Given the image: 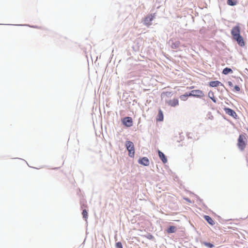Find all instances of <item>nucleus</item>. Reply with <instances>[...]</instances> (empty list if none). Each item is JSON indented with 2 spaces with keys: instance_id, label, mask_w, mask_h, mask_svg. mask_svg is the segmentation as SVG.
<instances>
[{
  "instance_id": "nucleus-1",
  "label": "nucleus",
  "mask_w": 248,
  "mask_h": 248,
  "mask_svg": "<svg viewBox=\"0 0 248 248\" xmlns=\"http://www.w3.org/2000/svg\"><path fill=\"white\" fill-rule=\"evenodd\" d=\"M240 32V27L239 26L236 25L232 28L231 33L233 39L237 42L239 46L243 47L245 46V43Z\"/></svg>"
},
{
  "instance_id": "nucleus-2",
  "label": "nucleus",
  "mask_w": 248,
  "mask_h": 248,
  "mask_svg": "<svg viewBox=\"0 0 248 248\" xmlns=\"http://www.w3.org/2000/svg\"><path fill=\"white\" fill-rule=\"evenodd\" d=\"M247 139L246 134H241L238 139L237 146L241 151H243L247 145Z\"/></svg>"
},
{
  "instance_id": "nucleus-3",
  "label": "nucleus",
  "mask_w": 248,
  "mask_h": 248,
  "mask_svg": "<svg viewBox=\"0 0 248 248\" xmlns=\"http://www.w3.org/2000/svg\"><path fill=\"white\" fill-rule=\"evenodd\" d=\"M125 146L128 151V155L131 157H134L135 155V148L134 143L130 141L126 142Z\"/></svg>"
},
{
  "instance_id": "nucleus-4",
  "label": "nucleus",
  "mask_w": 248,
  "mask_h": 248,
  "mask_svg": "<svg viewBox=\"0 0 248 248\" xmlns=\"http://www.w3.org/2000/svg\"><path fill=\"white\" fill-rule=\"evenodd\" d=\"M189 96H193L196 97H202L204 96L203 92L199 90H192L189 93Z\"/></svg>"
},
{
  "instance_id": "nucleus-5",
  "label": "nucleus",
  "mask_w": 248,
  "mask_h": 248,
  "mask_svg": "<svg viewBox=\"0 0 248 248\" xmlns=\"http://www.w3.org/2000/svg\"><path fill=\"white\" fill-rule=\"evenodd\" d=\"M154 18L155 16L152 14L148 15L144 19V24L147 26L151 25V22Z\"/></svg>"
},
{
  "instance_id": "nucleus-6",
  "label": "nucleus",
  "mask_w": 248,
  "mask_h": 248,
  "mask_svg": "<svg viewBox=\"0 0 248 248\" xmlns=\"http://www.w3.org/2000/svg\"><path fill=\"white\" fill-rule=\"evenodd\" d=\"M123 123L124 125L127 127H130L133 124L132 119L131 117H127L123 120Z\"/></svg>"
},
{
  "instance_id": "nucleus-7",
  "label": "nucleus",
  "mask_w": 248,
  "mask_h": 248,
  "mask_svg": "<svg viewBox=\"0 0 248 248\" xmlns=\"http://www.w3.org/2000/svg\"><path fill=\"white\" fill-rule=\"evenodd\" d=\"M224 110L225 113L226 114H227L228 115H229L233 118H236V117H237V114H236V112L233 110H232L230 108H224Z\"/></svg>"
},
{
  "instance_id": "nucleus-8",
  "label": "nucleus",
  "mask_w": 248,
  "mask_h": 248,
  "mask_svg": "<svg viewBox=\"0 0 248 248\" xmlns=\"http://www.w3.org/2000/svg\"><path fill=\"white\" fill-rule=\"evenodd\" d=\"M167 104L171 107H175L179 104V101L178 99L174 98L167 101Z\"/></svg>"
},
{
  "instance_id": "nucleus-9",
  "label": "nucleus",
  "mask_w": 248,
  "mask_h": 248,
  "mask_svg": "<svg viewBox=\"0 0 248 248\" xmlns=\"http://www.w3.org/2000/svg\"><path fill=\"white\" fill-rule=\"evenodd\" d=\"M139 163L144 166H147L149 165V160L146 157H143L139 160Z\"/></svg>"
},
{
  "instance_id": "nucleus-10",
  "label": "nucleus",
  "mask_w": 248,
  "mask_h": 248,
  "mask_svg": "<svg viewBox=\"0 0 248 248\" xmlns=\"http://www.w3.org/2000/svg\"><path fill=\"white\" fill-rule=\"evenodd\" d=\"M158 155L160 159L162 160L163 163H166L167 162V158L166 157L165 155L161 152L160 151L158 150Z\"/></svg>"
},
{
  "instance_id": "nucleus-11",
  "label": "nucleus",
  "mask_w": 248,
  "mask_h": 248,
  "mask_svg": "<svg viewBox=\"0 0 248 248\" xmlns=\"http://www.w3.org/2000/svg\"><path fill=\"white\" fill-rule=\"evenodd\" d=\"M180 44L181 43L179 41H176L171 43L170 46L172 49H177L180 46Z\"/></svg>"
},
{
  "instance_id": "nucleus-12",
  "label": "nucleus",
  "mask_w": 248,
  "mask_h": 248,
  "mask_svg": "<svg viewBox=\"0 0 248 248\" xmlns=\"http://www.w3.org/2000/svg\"><path fill=\"white\" fill-rule=\"evenodd\" d=\"M209 85L211 87H217L219 85H223V84L219 81H212L209 83Z\"/></svg>"
},
{
  "instance_id": "nucleus-13",
  "label": "nucleus",
  "mask_w": 248,
  "mask_h": 248,
  "mask_svg": "<svg viewBox=\"0 0 248 248\" xmlns=\"http://www.w3.org/2000/svg\"><path fill=\"white\" fill-rule=\"evenodd\" d=\"M204 218L207 221V222L211 225L215 224V222L212 218L209 216L205 215L204 216Z\"/></svg>"
},
{
  "instance_id": "nucleus-14",
  "label": "nucleus",
  "mask_w": 248,
  "mask_h": 248,
  "mask_svg": "<svg viewBox=\"0 0 248 248\" xmlns=\"http://www.w3.org/2000/svg\"><path fill=\"white\" fill-rule=\"evenodd\" d=\"M157 120L158 121H162L163 120V114L161 109H159L158 111Z\"/></svg>"
},
{
  "instance_id": "nucleus-15",
  "label": "nucleus",
  "mask_w": 248,
  "mask_h": 248,
  "mask_svg": "<svg viewBox=\"0 0 248 248\" xmlns=\"http://www.w3.org/2000/svg\"><path fill=\"white\" fill-rule=\"evenodd\" d=\"M176 231V227L174 226H170L167 230L168 233H173L175 232Z\"/></svg>"
},
{
  "instance_id": "nucleus-16",
  "label": "nucleus",
  "mask_w": 248,
  "mask_h": 248,
  "mask_svg": "<svg viewBox=\"0 0 248 248\" xmlns=\"http://www.w3.org/2000/svg\"><path fill=\"white\" fill-rule=\"evenodd\" d=\"M227 3L230 6H234L237 4V0H227Z\"/></svg>"
},
{
  "instance_id": "nucleus-17",
  "label": "nucleus",
  "mask_w": 248,
  "mask_h": 248,
  "mask_svg": "<svg viewBox=\"0 0 248 248\" xmlns=\"http://www.w3.org/2000/svg\"><path fill=\"white\" fill-rule=\"evenodd\" d=\"M230 73H232V70L231 68L228 67L224 68L222 71V73L224 75H227Z\"/></svg>"
},
{
  "instance_id": "nucleus-18",
  "label": "nucleus",
  "mask_w": 248,
  "mask_h": 248,
  "mask_svg": "<svg viewBox=\"0 0 248 248\" xmlns=\"http://www.w3.org/2000/svg\"><path fill=\"white\" fill-rule=\"evenodd\" d=\"M208 96L215 103L216 102V100L214 97V94L213 92H209L208 93Z\"/></svg>"
},
{
  "instance_id": "nucleus-19",
  "label": "nucleus",
  "mask_w": 248,
  "mask_h": 248,
  "mask_svg": "<svg viewBox=\"0 0 248 248\" xmlns=\"http://www.w3.org/2000/svg\"><path fill=\"white\" fill-rule=\"evenodd\" d=\"M189 96V94L186 93L185 94L181 95L180 96V99L183 101H186L187 99V97Z\"/></svg>"
},
{
  "instance_id": "nucleus-20",
  "label": "nucleus",
  "mask_w": 248,
  "mask_h": 248,
  "mask_svg": "<svg viewBox=\"0 0 248 248\" xmlns=\"http://www.w3.org/2000/svg\"><path fill=\"white\" fill-rule=\"evenodd\" d=\"M82 214L83 217L85 219V220H87L88 218V212L85 209L83 210Z\"/></svg>"
},
{
  "instance_id": "nucleus-21",
  "label": "nucleus",
  "mask_w": 248,
  "mask_h": 248,
  "mask_svg": "<svg viewBox=\"0 0 248 248\" xmlns=\"http://www.w3.org/2000/svg\"><path fill=\"white\" fill-rule=\"evenodd\" d=\"M203 244L206 246V247H208L209 248H213L214 247V245L211 244V243H208V242H204L203 243Z\"/></svg>"
},
{
  "instance_id": "nucleus-22",
  "label": "nucleus",
  "mask_w": 248,
  "mask_h": 248,
  "mask_svg": "<svg viewBox=\"0 0 248 248\" xmlns=\"http://www.w3.org/2000/svg\"><path fill=\"white\" fill-rule=\"evenodd\" d=\"M115 246L116 248H123L122 243L120 242L116 243Z\"/></svg>"
},
{
  "instance_id": "nucleus-23",
  "label": "nucleus",
  "mask_w": 248,
  "mask_h": 248,
  "mask_svg": "<svg viewBox=\"0 0 248 248\" xmlns=\"http://www.w3.org/2000/svg\"><path fill=\"white\" fill-rule=\"evenodd\" d=\"M234 89L237 92H239L240 90V87L238 86H237V85H235L234 86Z\"/></svg>"
},
{
  "instance_id": "nucleus-24",
  "label": "nucleus",
  "mask_w": 248,
  "mask_h": 248,
  "mask_svg": "<svg viewBox=\"0 0 248 248\" xmlns=\"http://www.w3.org/2000/svg\"><path fill=\"white\" fill-rule=\"evenodd\" d=\"M229 84L231 86L232 85V83L231 82H229Z\"/></svg>"
}]
</instances>
